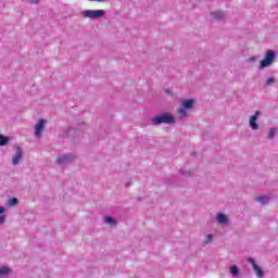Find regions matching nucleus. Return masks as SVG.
I'll return each instance as SVG.
<instances>
[{"label": "nucleus", "instance_id": "nucleus-1", "mask_svg": "<svg viewBox=\"0 0 278 278\" xmlns=\"http://www.w3.org/2000/svg\"><path fill=\"white\" fill-rule=\"evenodd\" d=\"M175 125V116H173L168 112H164L162 114L155 115L151 118V125L157 126V125Z\"/></svg>", "mask_w": 278, "mask_h": 278}, {"label": "nucleus", "instance_id": "nucleus-2", "mask_svg": "<svg viewBox=\"0 0 278 278\" xmlns=\"http://www.w3.org/2000/svg\"><path fill=\"white\" fill-rule=\"evenodd\" d=\"M275 60H277V52H275V50H267L264 59L260 62L258 70L264 71V68H268V66H273Z\"/></svg>", "mask_w": 278, "mask_h": 278}, {"label": "nucleus", "instance_id": "nucleus-3", "mask_svg": "<svg viewBox=\"0 0 278 278\" xmlns=\"http://www.w3.org/2000/svg\"><path fill=\"white\" fill-rule=\"evenodd\" d=\"M194 108V99H185L181 102V108L177 109L179 118H188V110Z\"/></svg>", "mask_w": 278, "mask_h": 278}, {"label": "nucleus", "instance_id": "nucleus-4", "mask_svg": "<svg viewBox=\"0 0 278 278\" xmlns=\"http://www.w3.org/2000/svg\"><path fill=\"white\" fill-rule=\"evenodd\" d=\"M104 15H105L104 10H86V11H83V16L85 18H101Z\"/></svg>", "mask_w": 278, "mask_h": 278}, {"label": "nucleus", "instance_id": "nucleus-5", "mask_svg": "<svg viewBox=\"0 0 278 278\" xmlns=\"http://www.w3.org/2000/svg\"><path fill=\"white\" fill-rule=\"evenodd\" d=\"M262 116V111H255L253 115L249 118V126L252 129V131H257L260 129V124H257V118Z\"/></svg>", "mask_w": 278, "mask_h": 278}, {"label": "nucleus", "instance_id": "nucleus-6", "mask_svg": "<svg viewBox=\"0 0 278 278\" xmlns=\"http://www.w3.org/2000/svg\"><path fill=\"white\" fill-rule=\"evenodd\" d=\"M248 264H251V266L254 270V275L257 278H264L266 276V274L264 273V269H262V267H260V265H257V263H255V260H253V257L248 258Z\"/></svg>", "mask_w": 278, "mask_h": 278}, {"label": "nucleus", "instance_id": "nucleus-7", "mask_svg": "<svg viewBox=\"0 0 278 278\" xmlns=\"http://www.w3.org/2000/svg\"><path fill=\"white\" fill-rule=\"evenodd\" d=\"M45 119H39L35 125V136L40 137L45 130Z\"/></svg>", "mask_w": 278, "mask_h": 278}, {"label": "nucleus", "instance_id": "nucleus-8", "mask_svg": "<svg viewBox=\"0 0 278 278\" xmlns=\"http://www.w3.org/2000/svg\"><path fill=\"white\" fill-rule=\"evenodd\" d=\"M105 225L111 229H116L118 227V219L112 216H105Z\"/></svg>", "mask_w": 278, "mask_h": 278}, {"label": "nucleus", "instance_id": "nucleus-9", "mask_svg": "<svg viewBox=\"0 0 278 278\" xmlns=\"http://www.w3.org/2000/svg\"><path fill=\"white\" fill-rule=\"evenodd\" d=\"M23 157V150L21 148L16 149L15 155L12 159L13 166H17L18 162H21Z\"/></svg>", "mask_w": 278, "mask_h": 278}, {"label": "nucleus", "instance_id": "nucleus-10", "mask_svg": "<svg viewBox=\"0 0 278 278\" xmlns=\"http://www.w3.org/2000/svg\"><path fill=\"white\" fill-rule=\"evenodd\" d=\"M217 222L219 223V225H229V217L223 213H218Z\"/></svg>", "mask_w": 278, "mask_h": 278}, {"label": "nucleus", "instance_id": "nucleus-11", "mask_svg": "<svg viewBox=\"0 0 278 278\" xmlns=\"http://www.w3.org/2000/svg\"><path fill=\"white\" fill-rule=\"evenodd\" d=\"M211 18H214L215 21H224L225 20V13L223 11H215L211 13Z\"/></svg>", "mask_w": 278, "mask_h": 278}, {"label": "nucleus", "instance_id": "nucleus-12", "mask_svg": "<svg viewBox=\"0 0 278 278\" xmlns=\"http://www.w3.org/2000/svg\"><path fill=\"white\" fill-rule=\"evenodd\" d=\"M256 203H261L262 205H268L270 202V198L268 195H261L255 198Z\"/></svg>", "mask_w": 278, "mask_h": 278}, {"label": "nucleus", "instance_id": "nucleus-13", "mask_svg": "<svg viewBox=\"0 0 278 278\" xmlns=\"http://www.w3.org/2000/svg\"><path fill=\"white\" fill-rule=\"evenodd\" d=\"M72 157L71 155H63L58 157V163L59 164H66L67 162H71Z\"/></svg>", "mask_w": 278, "mask_h": 278}, {"label": "nucleus", "instance_id": "nucleus-14", "mask_svg": "<svg viewBox=\"0 0 278 278\" xmlns=\"http://www.w3.org/2000/svg\"><path fill=\"white\" fill-rule=\"evenodd\" d=\"M230 275H232V277H238L240 275V268L238 265L230 266Z\"/></svg>", "mask_w": 278, "mask_h": 278}, {"label": "nucleus", "instance_id": "nucleus-15", "mask_svg": "<svg viewBox=\"0 0 278 278\" xmlns=\"http://www.w3.org/2000/svg\"><path fill=\"white\" fill-rule=\"evenodd\" d=\"M278 134V129L277 128H269L267 138L268 140H273V138H275V136H277Z\"/></svg>", "mask_w": 278, "mask_h": 278}, {"label": "nucleus", "instance_id": "nucleus-16", "mask_svg": "<svg viewBox=\"0 0 278 278\" xmlns=\"http://www.w3.org/2000/svg\"><path fill=\"white\" fill-rule=\"evenodd\" d=\"M214 241V236L213 235H207V238L204 239L203 241V245H207V244H212V242Z\"/></svg>", "mask_w": 278, "mask_h": 278}, {"label": "nucleus", "instance_id": "nucleus-17", "mask_svg": "<svg viewBox=\"0 0 278 278\" xmlns=\"http://www.w3.org/2000/svg\"><path fill=\"white\" fill-rule=\"evenodd\" d=\"M8 140H10L8 137L0 135V147H5V144H8Z\"/></svg>", "mask_w": 278, "mask_h": 278}, {"label": "nucleus", "instance_id": "nucleus-18", "mask_svg": "<svg viewBox=\"0 0 278 278\" xmlns=\"http://www.w3.org/2000/svg\"><path fill=\"white\" fill-rule=\"evenodd\" d=\"M273 84H275V77H269L265 84H264V88H268V86H273Z\"/></svg>", "mask_w": 278, "mask_h": 278}, {"label": "nucleus", "instance_id": "nucleus-19", "mask_svg": "<svg viewBox=\"0 0 278 278\" xmlns=\"http://www.w3.org/2000/svg\"><path fill=\"white\" fill-rule=\"evenodd\" d=\"M0 275L3 276V275H10V268L5 267V266H2L0 267Z\"/></svg>", "mask_w": 278, "mask_h": 278}, {"label": "nucleus", "instance_id": "nucleus-20", "mask_svg": "<svg viewBox=\"0 0 278 278\" xmlns=\"http://www.w3.org/2000/svg\"><path fill=\"white\" fill-rule=\"evenodd\" d=\"M14 205H18V199L16 198H12L11 200H9V206L14 207Z\"/></svg>", "mask_w": 278, "mask_h": 278}, {"label": "nucleus", "instance_id": "nucleus-21", "mask_svg": "<svg viewBox=\"0 0 278 278\" xmlns=\"http://www.w3.org/2000/svg\"><path fill=\"white\" fill-rule=\"evenodd\" d=\"M5 223V215H0V225H3Z\"/></svg>", "mask_w": 278, "mask_h": 278}, {"label": "nucleus", "instance_id": "nucleus-22", "mask_svg": "<svg viewBox=\"0 0 278 278\" xmlns=\"http://www.w3.org/2000/svg\"><path fill=\"white\" fill-rule=\"evenodd\" d=\"M255 60H257V58H255V56H250L249 58V62H251V63L255 62Z\"/></svg>", "mask_w": 278, "mask_h": 278}, {"label": "nucleus", "instance_id": "nucleus-23", "mask_svg": "<svg viewBox=\"0 0 278 278\" xmlns=\"http://www.w3.org/2000/svg\"><path fill=\"white\" fill-rule=\"evenodd\" d=\"M29 3L38 4V3H40V0H30Z\"/></svg>", "mask_w": 278, "mask_h": 278}, {"label": "nucleus", "instance_id": "nucleus-24", "mask_svg": "<svg viewBox=\"0 0 278 278\" xmlns=\"http://www.w3.org/2000/svg\"><path fill=\"white\" fill-rule=\"evenodd\" d=\"M182 175H186L187 177H190V172H180Z\"/></svg>", "mask_w": 278, "mask_h": 278}, {"label": "nucleus", "instance_id": "nucleus-25", "mask_svg": "<svg viewBox=\"0 0 278 278\" xmlns=\"http://www.w3.org/2000/svg\"><path fill=\"white\" fill-rule=\"evenodd\" d=\"M3 212H5V208L0 206V214H3Z\"/></svg>", "mask_w": 278, "mask_h": 278}, {"label": "nucleus", "instance_id": "nucleus-26", "mask_svg": "<svg viewBox=\"0 0 278 278\" xmlns=\"http://www.w3.org/2000/svg\"><path fill=\"white\" fill-rule=\"evenodd\" d=\"M89 1H96L97 3H102L104 0H89Z\"/></svg>", "mask_w": 278, "mask_h": 278}, {"label": "nucleus", "instance_id": "nucleus-27", "mask_svg": "<svg viewBox=\"0 0 278 278\" xmlns=\"http://www.w3.org/2000/svg\"><path fill=\"white\" fill-rule=\"evenodd\" d=\"M129 186H131V182L126 184V188H129Z\"/></svg>", "mask_w": 278, "mask_h": 278}]
</instances>
